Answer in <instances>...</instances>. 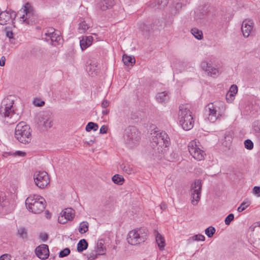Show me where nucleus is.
Masks as SVG:
<instances>
[{"label":"nucleus","mask_w":260,"mask_h":260,"mask_svg":"<svg viewBox=\"0 0 260 260\" xmlns=\"http://www.w3.org/2000/svg\"><path fill=\"white\" fill-rule=\"evenodd\" d=\"M151 143L155 155L160 157L166 152L170 144V138L165 131H155L152 136Z\"/></svg>","instance_id":"obj_1"},{"label":"nucleus","mask_w":260,"mask_h":260,"mask_svg":"<svg viewBox=\"0 0 260 260\" xmlns=\"http://www.w3.org/2000/svg\"><path fill=\"white\" fill-rule=\"evenodd\" d=\"M25 205L29 212L34 214L42 213L46 206L45 199L39 195H30L25 200Z\"/></svg>","instance_id":"obj_2"},{"label":"nucleus","mask_w":260,"mask_h":260,"mask_svg":"<svg viewBox=\"0 0 260 260\" xmlns=\"http://www.w3.org/2000/svg\"><path fill=\"white\" fill-rule=\"evenodd\" d=\"M225 110V106L222 102H215L208 104L206 111L208 112V120L211 122H214L223 115Z\"/></svg>","instance_id":"obj_3"},{"label":"nucleus","mask_w":260,"mask_h":260,"mask_svg":"<svg viewBox=\"0 0 260 260\" xmlns=\"http://www.w3.org/2000/svg\"><path fill=\"white\" fill-rule=\"evenodd\" d=\"M15 137L21 143H30L31 135L29 126L24 121L20 122L16 126Z\"/></svg>","instance_id":"obj_4"},{"label":"nucleus","mask_w":260,"mask_h":260,"mask_svg":"<svg viewBox=\"0 0 260 260\" xmlns=\"http://www.w3.org/2000/svg\"><path fill=\"white\" fill-rule=\"evenodd\" d=\"M147 230L144 228L130 231L127 238V242L132 245H136L144 242L147 239Z\"/></svg>","instance_id":"obj_5"},{"label":"nucleus","mask_w":260,"mask_h":260,"mask_svg":"<svg viewBox=\"0 0 260 260\" xmlns=\"http://www.w3.org/2000/svg\"><path fill=\"white\" fill-rule=\"evenodd\" d=\"M123 137L125 144L131 148L137 144L139 139L137 128L133 126H129L125 129Z\"/></svg>","instance_id":"obj_6"},{"label":"nucleus","mask_w":260,"mask_h":260,"mask_svg":"<svg viewBox=\"0 0 260 260\" xmlns=\"http://www.w3.org/2000/svg\"><path fill=\"white\" fill-rule=\"evenodd\" d=\"M43 33V39L47 42L50 41L52 45L54 46L56 45L55 43H58L61 39L59 31L52 27L44 29Z\"/></svg>","instance_id":"obj_7"},{"label":"nucleus","mask_w":260,"mask_h":260,"mask_svg":"<svg viewBox=\"0 0 260 260\" xmlns=\"http://www.w3.org/2000/svg\"><path fill=\"white\" fill-rule=\"evenodd\" d=\"M22 10L25 14H23L20 17V21L27 24H29L34 22V10L29 3H27L20 11Z\"/></svg>","instance_id":"obj_8"},{"label":"nucleus","mask_w":260,"mask_h":260,"mask_svg":"<svg viewBox=\"0 0 260 260\" xmlns=\"http://www.w3.org/2000/svg\"><path fill=\"white\" fill-rule=\"evenodd\" d=\"M188 149L190 155L195 159L200 161L204 158L205 153L199 148L195 141H192L189 143Z\"/></svg>","instance_id":"obj_9"},{"label":"nucleus","mask_w":260,"mask_h":260,"mask_svg":"<svg viewBox=\"0 0 260 260\" xmlns=\"http://www.w3.org/2000/svg\"><path fill=\"white\" fill-rule=\"evenodd\" d=\"M249 229L252 232L250 240L253 247L260 250V224L258 222L254 223Z\"/></svg>","instance_id":"obj_10"},{"label":"nucleus","mask_w":260,"mask_h":260,"mask_svg":"<svg viewBox=\"0 0 260 260\" xmlns=\"http://www.w3.org/2000/svg\"><path fill=\"white\" fill-rule=\"evenodd\" d=\"M202 189V181L200 179L194 180L191 184V203L197 205L201 198V192Z\"/></svg>","instance_id":"obj_11"},{"label":"nucleus","mask_w":260,"mask_h":260,"mask_svg":"<svg viewBox=\"0 0 260 260\" xmlns=\"http://www.w3.org/2000/svg\"><path fill=\"white\" fill-rule=\"evenodd\" d=\"M13 101L11 99H5L0 108V114L4 117H10L14 114V110L12 109Z\"/></svg>","instance_id":"obj_12"},{"label":"nucleus","mask_w":260,"mask_h":260,"mask_svg":"<svg viewBox=\"0 0 260 260\" xmlns=\"http://www.w3.org/2000/svg\"><path fill=\"white\" fill-rule=\"evenodd\" d=\"M35 184L40 188H44L49 182L48 174L44 171L36 172L34 175Z\"/></svg>","instance_id":"obj_13"},{"label":"nucleus","mask_w":260,"mask_h":260,"mask_svg":"<svg viewBox=\"0 0 260 260\" xmlns=\"http://www.w3.org/2000/svg\"><path fill=\"white\" fill-rule=\"evenodd\" d=\"M38 123L46 128H50L53 125V121L50 114L47 112L40 113L38 116Z\"/></svg>","instance_id":"obj_14"},{"label":"nucleus","mask_w":260,"mask_h":260,"mask_svg":"<svg viewBox=\"0 0 260 260\" xmlns=\"http://www.w3.org/2000/svg\"><path fill=\"white\" fill-rule=\"evenodd\" d=\"M16 17V12L11 10L2 12L0 13V24L4 25L9 23L10 21L13 23V20Z\"/></svg>","instance_id":"obj_15"},{"label":"nucleus","mask_w":260,"mask_h":260,"mask_svg":"<svg viewBox=\"0 0 260 260\" xmlns=\"http://www.w3.org/2000/svg\"><path fill=\"white\" fill-rule=\"evenodd\" d=\"M74 217V210L72 208H67L62 211L58 217V221L60 223L64 224L68 220H72Z\"/></svg>","instance_id":"obj_16"},{"label":"nucleus","mask_w":260,"mask_h":260,"mask_svg":"<svg viewBox=\"0 0 260 260\" xmlns=\"http://www.w3.org/2000/svg\"><path fill=\"white\" fill-rule=\"evenodd\" d=\"M254 23L250 19H245L242 24L241 30L244 37L247 38L253 31Z\"/></svg>","instance_id":"obj_17"},{"label":"nucleus","mask_w":260,"mask_h":260,"mask_svg":"<svg viewBox=\"0 0 260 260\" xmlns=\"http://www.w3.org/2000/svg\"><path fill=\"white\" fill-rule=\"evenodd\" d=\"M201 67L209 76L215 77L219 74L218 69L212 67L207 61H203L201 63Z\"/></svg>","instance_id":"obj_18"},{"label":"nucleus","mask_w":260,"mask_h":260,"mask_svg":"<svg viewBox=\"0 0 260 260\" xmlns=\"http://www.w3.org/2000/svg\"><path fill=\"white\" fill-rule=\"evenodd\" d=\"M36 255L40 259H46L49 255V251L48 245L42 244L38 246L35 249Z\"/></svg>","instance_id":"obj_19"},{"label":"nucleus","mask_w":260,"mask_h":260,"mask_svg":"<svg viewBox=\"0 0 260 260\" xmlns=\"http://www.w3.org/2000/svg\"><path fill=\"white\" fill-rule=\"evenodd\" d=\"M180 124L182 128L186 131L191 129L194 124V120L192 115H187V117L179 120Z\"/></svg>","instance_id":"obj_20"},{"label":"nucleus","mask_w":260,"mask_h":260,"mask_svg":"<svg viewBox=\"0 0 260 260\" xmlns=\"http://www.w3.org/2000/svg\"><path fill=\"white\" fill-rule=\"evenodd\" d=\"M190 108L191 106L189 104H182L180 106L178 113L179 120L187 117V115H191Z\"/></svg>","instance_id":"obj_21"},{"label":"nucleus","mask_w":260,"mask_h":260,"mask_svg":"<svg viewBox=\"0 0 260 260\" xmlns=\"http://www.w3.org/2000/svg\"><path fill=\"white\" fill-rule=\"evenodd\" d=\"M86 70L88 74L92 76L98 73V65L95 60H89L87 61Z\"/></svg>","instance_id":"obj_22"},{"label":"nucleus","mask_w":260,"mask_h":260,"mask_svg":"<svg viewBox=\"0 0 260 260\" xmlns=\"http://www.w3.org/2000/svg\"><path fill=\"white\" fill-rule=\"evenodd\" d=\"M114 5L113 0H103L98 4V8L102 11L111 9Z\"/></svg>","instance_id":"obj_23"},{"label":"nucleus","mask_w":260,"mask_h":260,"mask_svg":"<svg viewBox=\"0 0 260 260\" xmlns=\"http://www.w3.org/2000/svg\"><path fill=\"white\" fill-rule=\"evenodd\" d=\"M93 37L91 36L83 37L80 41V46L82 50H84L90 46L92 43Z\"/></svg>","instance_id":"obj_24"},{"label":"nucleus","mask_w":260,"mask_h":260,"mask_svg":"<svg viewBox=\"0 0 260 260\" xmlns=\"http://www.w3.org/2000/svg\"><path fill=\"white\" fill-rule=\"evenodd\" d=\"M154 236L155 237L156 242L160 250H162L165 246V240L162 236L156 230L154 231Z\"/></svg>","instance_id":"obj_25"},{"label":"nucleus","mask_w":260,"mask_h":260,"mask_svg":"<svg viewBox=\"0 0 260 260\" xmlns=\"http://www.w3.org/2000/svg\"><path fill=\"white\" fill-rule=\"evenodd\" d=\"M156 99L159 103L166 102L169 100V95L167 91L161 92L157 94Z\"/></svg>","instance_id":"obj_26"},{"label":"nucleus","mask_w":260,"mask_h":260,"mask_svg":"<svg viewBox=\"0 0 260 260\" xmlns=\"http://www.w3.org/2000/svg\"><path fill=\"white\" fill-rule=\"evenodd\" d=\"M88 245V243L85 239L80 240L77 244V251L79 252H82L87 248Z\"/></svg>","instance_id":"obj_27"},{"label":"nucleus","mask_w":260,"mask_h":260,"mask_svg":"<svg viewBox=\"0 0 260 260\" xmlns=\"http://www.w3.org/2000/svg\"><path fill=\"white\" fill-rule=\"evenodd\" d=\"M124 64L127 66H133L135 63V59L133 56H127L124 54L122 57Z\"/></svg>","instance_id":"obj_28"},{"label":"nucleus","mask_w":260,"mask_h":260,"mask_svg":"<svg viewBox=\"0 0 260 260\" xmlns=\"http://www.w3.org/2000/svg\"><path fill=\"white\" fill-rule=\"evenodd\" d=\"M100 255H103L105 254L106 248L104 246V244L102 240L98 241L96 246H95V249L94 250Z\"/></svg>","instance_id":"obj_29"},{"label":"nucleus","mask_w":260,"mask_h":260,"mask_svg":"<svg viewBox=\"0 0 260 260\" xmlns=\"http://www.w3.org/2000/svg\"><path fill=\"white\" fill-rule=\"evenodd\" d=\"M166 159L170 161H175L177 160L178 154L174 151L169 152L165 155Z\"/></svg>","instance_id":"obj_30"},{"label":"nucleus","mask_w":260,"mask_h":260,"mask_svg":"<svg viewBox=\"0 0 260 260\" xmlns=\"http://www.w3.org/2000/svg\"><path fill=\"white\" fill-rule=\"evenodd\" d=\"M192 35L198 40H202L203 39V32L201 30L197 28H193L191 29Z\"/></svg>","instance_id":"obj_31"},{"label":"nucleus","mask_w":260,"mask_h":260,"mask_svg":"<svg viewBox=\"0 0 260 260\" xmlns=\"http://www.w3.org/2000/svg\"><path fill=\"white\" fill-rule=\"evenodd\" d=\"M120 168L128 174H131L134 173L133 167L129 164H121L120 165Z\"/></svg>","instance_id":"obj_32"},{"label":"nucleus","mask_w":260,"mask_h":260,"mask_svg":"<svg viewBox=\"0 0 260 260\" xmlns=\"http://www.w3.org/2000/svg\"><path fill=\"white\" fill-rule=\"evenodd\" d=\"M250 201L248 199H245L240 205V206L238 208L237 211L239 212H241L244 210H245L250 205Z\"/></svg>","instance_id":"obj_33"},{"label":"nucleus","mask_w":260,"mask_h":260,"mask_svg":"<svg viewBox=\"0 0 260 260\" xmlns=\"http://www.w3.org/2000/svg\"><path fill=\"white\" fill-rule=\"evenodd\" d=\"M112 180L114 183L118 185L122 184L124 180L123 177L118 174L114 175L112 178Z\"/></svg>","instance_id":"obj_34"},{"label":"nucleus","mask_w":260,"mask_h":260,"mask_svg":"<svg viewBox=\"0 0 260 260\" xmlns=\"http://www.w3.org/2000/svg\"><path fill=\"white\" fill-rule=\"evenodd\" d=\"M89 28V25L85 21H83L79 24V32L81 34L84 33Z\"/></svg>","instance_id":"obj_35"},{"label":"nucleus","mask_w":260,"mask_h":260,"mask_svg":"<svg viewBox=\"0 0 260 260\" xmlns=\"http://www.w3.org/2000/svg\"><path fill=\"white\" fill-rule=\"evenodd\" d=\"M88 230V223L83 221L80 224L79 232L81 234H84Z\"/></svg>","instance_id":"obj_36"},{"label":"nucleus","mask_w":260,"mask_h":260,"mask_svg":"<svg viewBox=\"0 0 260 260\" xmlns=\"http://www.w3.org/2000/svg\"><path fill=\"white\" fill-rule=\"evenodd\" d=\"M99 127L98 124L93 122H89L86 126L85 129L87 132H90L91 130L96 131Z\"/></svg>","instance_id":"obj_37"},{"label":"nucleus","mask_w":260,"mask_h":260,"mask_svg":"<svg viewBox=\"0 0 260 260\" xmlns=\"http://www.w3.org/2000/svg\"><path fill=\"white\" fill-rule=\"evenodd\" d=\"M168 4V0H156L155 5L153 7H156L157 9H161L165 7Z\"/></svg>","instance_id":"obj_38"},{"label":"nucleus","mask_w":260,"mask_h":260,"mask_svg":"<svg viewBox=\"0 0 260 260\" xmlns=\"http://www.w3.org/2000/svg\"><path fill=\"white\" fill-rule=\"evenodd\" d=\"M139 27L142 31H149L151 26L149 24H147L145 22H140L139 23Z\"/></svg>","instance_id":"obj_39"},{"label":"nucleus","mask_w":260,"mask_h":260,"mask_svg":"<svg viewBox=\"0 0 260 260\" xmlns=\"http://www.w3.org/2000/svg\"><path fill=\"white\" fill-rule=\"evenodd\" d=\"M8 203L6 196L4 193H0V207H5Z\"/></svg>","instance_id":"obj_40"},{"label":"nucleus","mask_w":260,"mask_h":260,"mask_svg":"<svg viewBox=\"0 0 260 260\" xmlns=\"http://www.w3.org/2000/svg\"><path fill=\"white\" fill-rule=\"evenodd\" d=\"M215 233V229L213 226H209L205 230V234L209 237H212Z\"/></svg>","instance_id":"obj_41"},{"label":"nucleus","mask_w":260,"mask_h":260,"mask_svg":"<svg viewBox=\"0 0 260 260\" xmlns=\"http://www.w3.org/2000/svg\"><path fill=\"white\" fill-rule=\"evenodd\" d=\"M18 234L21 238L23 239L27 238V232L24 227H20L18 229Z\"/></svg>","instance_id":"obj_42"},{"label":"nucleus","mask_w":260,"mask_h":260,"mask_svg":"<svg viewBox=\"0 0 260 260\" xmlns=\"http://www.w3.org/2000/svg\"><path fill=\"white\" fill-rule=\"evenodd\" d=\"M70 249L69 248H66L60 251V252L59 253V257H63L67 256L70 253Z\"/></svg>","instance_id":"obj_43"},{"label":"nucleus","mask_w":260,"mask_h":260,"mask_svg":"<svg viewBox=\"0 0 260 260\" xmlns=\"http://www.w3.org/2000/svg\"><path fill=\"white\" fill-rule=\"evenodd\" d=\"M98 255L97 251L94 250L87 255L88 260H95Z\"/></svg>","instance_id":"obj_44"},{"label":"nucleus","mask_w":260,"mask_h":260,"mask_svg":"<svg viewBox=\"0 0 260 260\" xmlns=\"http://www.w3.org/2000/svg\"><path fill=\"white\" fill-rule=\"evenodd\" d=\"M193 241H205V237L204 235L201 234H198L193 236L190 238Z\"/></svg>","instance_id":"obj_45"},{"label":"nucleus","mask_w":260,"mask_h":260,"mask_svg":"<svg viewBox=\"0 0 260 260\" xmlns=\"http://www.w3.org/2000/svg\"><path fill=\"white\" fill-rule=\"evenodd\" d=\"M244 145L245 147L248 150H251L253 147V143L249 139H247L245 141Z\"/></svg>","instance_id":"obj_46"},{"label":"nucleus","mask_w":260,"mask_h":260,"mask_svg":"<svg viewBox=\"0 0 260 260\" xmlns=\"http://www.w3.org/2000/svg\"><path fill=\"white\" fill-rule=\"evenodd\" d=\"M252 126L256 133H260V121H255L253 122Z\"/></svg>","instance_id":"obj_47"},{"label":"nucleus","mask_w":260,"mask_h":260,"mask_svg":"<svg viewBox=\"0 0 260 260\" xmlns=\"http://www.w3.org/2000/svg\"><path fill=\"white\" fill-rule=\"evenodd\" d=\"M234 219V215L233 214L231 213L229 214L225 219L224 222L226 225H229L231 221H233Z\"/></svg>","instance_id":"obj_48"},{"label":"nucleus","mask_w":260,"mask_h":260,"mask_svg":"<svg viewBox=\"0 0 260 260\" xmlns=\"http://www.w3.org/2000/svg\"><path fill=\"white\" fill-rule=\"evenodd\" d=\"M34 104L36 106L41 107L45 104V102L44 101H40V99H36L34 101Z\"/></svg>","instance_id":"obj_49"},{"label":"nucleus","mask_w":260,"mask_h":260,"mask_svg":"<svg viewBox=\"0 0 260 260\" xmlns=\"http://www.w3.org/2000/svg\"><path fill=\"white\" fill-rule=\"evenodd\" d=\"M253 192L257 197H260V187L254 186L253 189Z\"/></svg>","instance_id":"obj_50"},{"label":"nucleus","mask_w":260,"mask_h":260,"mask_svg":"<svg viewBox=\"0 0 260 260\" xmlns=\"http://www.w3.org/2000/svg\"><path fill=\"white\" fill-rule=\"evenodd\" d=\"M237 91L238 87L237 85L234 84L232 85L230 88L229 92L233 93L236 94L237 93Z\"/></svg>","instance_id":"obj_51"},{"label":"nucleus","mask_w":260,"mask_h":260,"mask_svg":"<svg viewBox=\"0 0 260 260\" xmlns=\"http://www.w3.org/2000/svg\"><path fill=\"white\" fill-rule=\"evenodd\" d=\"M40 239L43 242H45L48 238V235L46 233H42L40 234Z\"/></svg>","instance_id":"obj_52"},{"label":"nucleus","mask_w":260,"mask_h":260,"mask_svg":"<svg viewBox=\"0 0 260 260\" xmlns=\"http://www.w3.org/2000/svg\"><path fill=\"white\" fill-rule=\"evenodd\" d=\"M14 155L18 156H25L26 153L21 151H17L14 153Z\"/></svg>","instance_id":"obj_53"},{"label":"nucleus","mask_w":260,"mask_h":260,"mask_svg":"<svg viewBox=\"0 0 260 260\" xmlns=\"http://www.w3.org/2000/svg\"><path fill=\"white\" fill-rule=\"evenodd\" d=\"M108 128L106 125H103L101 126L100 128V133L101 134H106L107 133Z\"/></svg>","instance_id":"obj_54"},{"label":"nucleus","mask_w":260,"mask_h":260,"mask_svg":"<svg viewBox=\"0 0 260 260\" xmlns=\"http://www.w3.org/2000/svg\"><path fill=\"white\" fill-rule=\"evenodd\" d=\"M0 260H10V256L7 254H3L0 257Z\"/></svg>","instance_id":"obj_55"},{"label":"nucleus","mask_w":260,"mask_h":260,"mask_svg":"<svg viewBox=\"0 0 260 260\" xmlns=\"http://www.w3.org/2000/svg\"><path fill=\"white\" fill-rule=\"evenodd\" d=\"M109 105V101H107V100H104L103 103H102V107L103 108H107V107H108Z\"/></svg>","instance_id":"obj_56"},{"label":"nucleus","mask_w":260,"mask_h":260,"mask_svg":"<svg viewBox=\"0 0 260 260\" xmlns=\"http://www.w3.org/2000/svg\"><path fill=\"white\" fill-rule=\"evenodd\" d=\"M6 58L4 56L1 57L0 59V66L3 67L5 64Z\"/></svg>","instance_id":"obj_57"},{"label":"nucleus","mask_w":260,"mask_h":260,"mask_svg":"<svg viewBox=\"0 0 260 260\" xmlns=\"http://www.w3.org/2000/svg\"><path fill=\"white\" fill-rule=\"evenodd\" d=\"M6 36L9 38V39H12L13 38V33L12 31H7L6 32Z\"/></svg>","instance_id":"obj_58"},{"label":"nucleus","mask_w":260,"mask_h":260,"mask_svg":"<svg viewBox=\"0 0 260 260\" xmlns=\"http://www.w3.org/2000/svg\"><path fill=\"white\" fill-rule=\"evenodd\" d=\"M177 11H179L182 8V4L181 3H177L175 6Z\"/></svg>","instance_id":"obj_59"},{"label":"nucleus","mask_w":260,"mask_h":260,"mask_svg":"<svg viewBox=\"0 0 260 260\" xmlns=\"http://www.w3.org/2000/svg\"><path fill=\"white\" fill-rule=\"evenodd\" d=\"M235 94H234L233 93L229 92V91L226 94V99L227 100L229 99L228 96H230V98H231V97L235 96Z\"/></svg>","instance_id":"obj_60"},{"label":"nucleus","mask_w":260,"mask_h":260,"mask_svg":"<svg viewBox=\"0 0 260 260\" xmlns=\"http://www.w3.org/2000/svg\"><path fill=\"white\" fill-rule=\"evenodd\" d=\"M160 208L164 210H165L166 208H167V205L166 204H164V203H162L161 205H160Z\"/></svg>","instance_id":"obj_61"},{"label":"nucleus","mask_w":260,"mask_h":260,"mask_svg":"<svg viewBox=\"0 0 260 260\" xmlns=\"http://www.w3.org/2000/svg\"><path fill=\"white\" fill-rule=\"evenodd\" d=\"M9 41L11 43V44H15V38L13 37L12 38V39H9Z\"/></svg>","instance_id":"obj_62"},{"label":"nucleus","mask_w":260,"mask_h":260,"mask_svg":"<svg viewBox=\"0 0 260 260\" xmlns=\"http://www.w3.org/2000/svg\"><path fill=\"white\" fill-rule=\"evenodd\" d=\"M109 112L108 110H104L102 111V113L103 115H107Z\"/></svg>","instance_id":"obj_63"},{"label":"nucleus","mask_w":260,"mask_h":260,"mask_svg":"<svg viewBox=\"0 0 260 260\" xmlns=\"http://www.w3.org/2000/svg\"><path fill=\"white\" fill-rule=\"evenodd\" d=\"M94 142V141L93 140H91L89 142H87V143L88 144V145H90L91 143H93Z\"/></svg>","instance_id":"obj_64"}]
</instances>
